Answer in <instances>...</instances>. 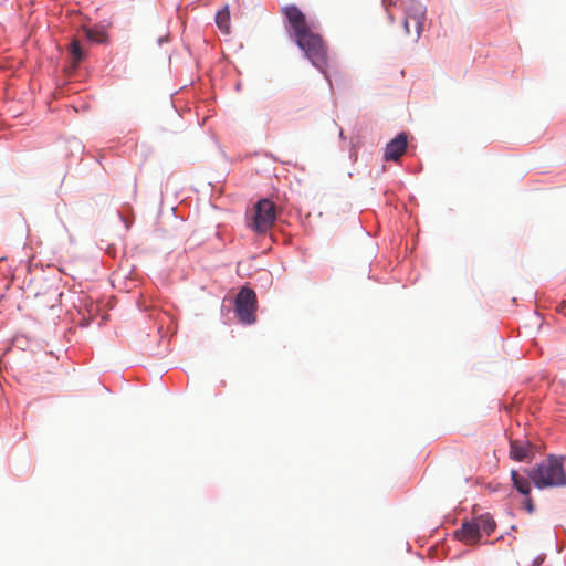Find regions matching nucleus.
Wrapping results in <instances>:
<instances>
[{"mask_svg":"<svg viewBox=\"0 0 566 566\" xmlns=\"http://www.w3.org/2000/svg\"><path fill=\"white\" fill-rule=\"evenodd\" d=\"M388 19L394 22L399 19L403 25L405 33L417 41L427 20L426 7L417 0H407L395 3L387 10Z\"/></svg>","mask_w":566,"mask_h":566,"instance_id":"obj_1","label":"nucleus"},{"mask_svg":"<svg viewBox=\"0 0 566 566\" xmlns=\"http://www.w3.org/2000/svg\"><path fill=\"white\" fill-rule=\"evenodd\" d=\"M526 473L537 489L566 486V472L562 458L549 455Z\"/></svg>","mask_w":566,"mask_h":566,"instance_id":"obj_2","label":"nucleus"},{"mask_svg":"<svg viewBox=\"0 0 566 566\" xmlns=\"http://www.w3.org/2000/svg\"><path fill=\"white\" fill-rule=\"evenodd\" d=\"M295 43L304 53L305 57L326 74L328 67V48L322 35L313 30L295 39ZM327 77V75H325Z\"/></svg>","mask_w":566,"mask_h":566,"instance_id":"obj_3","label":"nucleus"},{"mask_svg":"<svg viewBox=\"0 0 566 566\" xmlns=\"http://www.w3.org/2000/svg\"><path fill=\"white\" fill-rule=\"evenodd\" d=\"M256 294L249 287H242L235 298V314L239 321L250 325L256 321Z\"/></svg>","mask_w":566,"mask_h":566,"instance_id":"obj_4","label":"nucleus"},{"mask_svg":"<svg viewBox=\"0 0 566 566\" xmlns=\"http://www.w3.org/2000/svg\"><path fill=\"white\" fill-rule=\"evenodd\" d=\"M276 218V209L273 201L261 199L254 207V217L251 227L259 233H265Z\"/></svg>","mask_w":566,"mask_h":566,"instance_id":"obj_5","label":"nucleus"},{"mask_svg":"<svg viewBox=\"0 0 566 566\" xmlns=\"http://www.w3.org/2000/svg\"><path fill=\"white\" fill-rule=\"evenodd\" d=\"M281 13L286 19L291 29V34L293 35L294 40L303 35L304 33L313 30L306 19V15L295 4H287L282 7Z\"/></svg>","mask_w":566,"mask_h":566,"instance_id":"obj_6","label":"nucleus"},{"mask_svg":"<svg viewBox=\"0 0 566 566\" xmlns=\"http://www.w3.org/2000/svg\"><path fill=\"white\" fill-rule=\"evenodd\" d=\"M408 146V136L406 133L398 134L387 145L384 154L385 160L397 161L406 151Z\"/></svg>","mask_w":566,"mask_h":566,"instance_id":"obj_7","label":"nucleus"},{"mask_svg":"<svg viewBox=\"0 0 566 566\" xmlns=\"http://www.w3.org/2000/svg\"><path fill=\"white\" fill-rule=\"evenodd\" d=\"M455 536L467 545H475L483 535L471 520L462 523L461 528L455 532Z\"/></svg>","mask_w":566,"mask_h":566,"instance_id":"obj_8","label":"nucleus"},{"mask_svg":"<svg viewBox=\"0 0 566 566\" xmlns=\"http://www.w3.org/2000/svg\"><path fill=\"white\" fill-rule=\"evenodd\" d=\"M532 446L527 441L511 440L510 457L516 461H527L531 459Z\"/></svg>","mask_w":566,"mask_h":566,"instance_id":"obj_9","label":"nucleus"},{"mask_svg":"<svg viewBox=\"0 0 566 566\" xmlns=\"http://www.w3.org/2000/svg\"><path fill=\"white\" fill-rule=\"evenodd\" d=\"M482 535L490 536L496 528V523L489 513L480 514L472 518Z\"/></svg>","mask_w":566,"mask_h":566,"instance_id":"obj_10","label":"nucleus"},{"mask_svg":"<svg viewBox=\"0 0 566 566\" xmlns=\"http://www.w3.org/2000/svg\"><path fill=\"white\" fill-rule=\"evenodd\" d=\"M69 53L71 56L72 69L75 70L77 65L85 59L86 53L83 50L78 40L74 39L69 45Z\"/></svg>","mask_w":566,"mask_h":566,"instance_id":"obj_11","label":"nucleus"},{"mask_svg":"<svg viewBox=\"0 0 566 566\" xmlns=\"http://www.w3.org/2000/svg\"><path fill=\"white\" fill-rule=\"evenodd\" d=\"M511 478L514 488L523 495L528 496L531 494L530 478H525L518 474L516 470H512Z\"/></svg>","mask_w":566,"mask_h":566,"instance_id":"obj_12","label":"nucleus"},{"mask_svg":"<svg viewBox=\"0 0 566 566\" xmlns=\"http://www.w3.org/2000/svg\"><path fill=\"white\" fill-rule=\"evenodd\" d=\"M216 23L218 28L224 33H229L230 30V13L227 8L218 11L216 15Z\"/></svg>","mask_w":566,"mask_h":566,"instance_id":"obj_13","label":"nucleus"},{"mask_svg":"<svg viewBox=\"0 0 566 566\" xmlns=\"http://www.w3.org/2000/svg\"><path fill=\"white\" fill-rule=\"evenodd\" d=\"M85 34L88 40L103 43L106 41V33L104 31H95L93 29H85Z\"/></svg>","mask_w":566,"mask_h":566,"instance_id":"obj_14","label":"nucleus"},{"mask_svg":"<svg viewBox=\"0 0 566 566\" xmlns=\"http://www.w3.org/2000/svg\"><path fill=\"white\" fill-rule=\"evenodd\" d=\"M51 296H52V302H48L46 306L53 308V307L56 306V304L59 302V297L61 296V294H59L56 292V290H51Z\"/></svg>","mask_w":566,"mask_h":566,"instance_id":"obj_15","label":"nucleus"},{"mask_svg":"<svg viewBox=\"0 0 566 566\" xmlns=\"http://www.w3.org/2000/svg\"><path fill=\"white\" fill-rule=\"evenodd\" d=\"M525 509L528 513H533L534 512V503H533V500L532 497L528 495L526 496L525 499Z\"/></svg>","mask_w":566,"mask_h":566,"instance_id":"obj_16","label":"nucleus"}]
</instances>
